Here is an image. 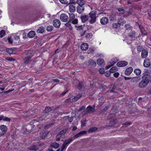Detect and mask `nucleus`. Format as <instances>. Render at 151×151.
<instances>
[{
    "label": "nucleus",
    "instance_id": "nucleus-50",
    "mask_svg": "<svg viewBox=\"0 0 151 151\" xmlns=\"http://www.w3.org/2000/svg\"><path fill=\"white\" fill-rule=\"evenodd\" d=\"M87 133V131H81L79 133V134L80 135V136L84 134H86Z\"/></svg>",
    "mask_w": 151,
    "mask_h": 151
},
{
    "label": "nucleus",
    "instance_id": "nucleus-52",
    "mask_svg": "<svg viewBox=\"0 0 151 151\" xmlns=\"http://www.w3.org/2000/svg\"><path fill=\"white\" fill-rule=\"evenodd\" d=\"M54 124L53 123H52V124H48L47 125H46V126H45V127H44V128L45 129H47V128H49L50 127H51Z\"/></svg>",
    "mask_w": 151,
    "mask_h": 151
},
{
    "label": "nucleus",
    "instance_id": "nucleus-63",
    "mask_svg": "<svg viewBox=\"0 0 151 151\" xmlns=\"http://www.w3.org/2000/svg\"><path fill=\"white\" fill-rule=\"evenodd\" d=\"M133 9H129V10L127 12L128 14H131L132 12Z\"/></svg>",
    "mask_w": 151,
    "mask_h": 151
},
{
    "label": "nucleus",
    "instance_id": "nucleus-4",
    "mask_svg": "<svg viewBox=\"0 0 151 151\" xmlns=\"http://www.w3.org/2000/svg\"><path fill=\"white\" fill-rule=\"evenodd\" d=\"M0 129L2 132L0 134L1 136H3L6 133L7 131V128L5 125H1L0 126Z\"/></svg>",
    "mask_w": 151,
    "mask_h": 151
},
{
    "label": "nucleus",
    "instance_id": "nucleus-12",
    "mask_svg": "<svg viewBox=\"0 0 151 151\" xmlns=\"http://www.w3.org/2000/svg\"><path fill=\"white\" fill-rule=\"evenodd\" d=\"M6 51L10 54H15L16 52V50L14 48H11L6 49Z\"/></svg>",
    "mask_w": 151,
    "mask_h": 151
},
{
    "label": "nucleus",
    "instance_id": "nucleus-49",
    "mask_svg": "<svg viewBox=\"0 0 151 151\" xmlns=\"http://www.w3.org/2000/svg\"><path fill=\"white\" fill-rule=\"evenodd\" d=\"M118 22L117 23H119L121 25V24L123 22V19L121 18H119L118 19Z\"/></svg>",
    "mask_w": 151,
    "mask_h": 151
},
{
    "label": "nucleus",
    "instance_id": "nucleus-10",
    "mask_svg": "<svg viewBox=\"0 0 151 151\" xmlns=\"http://www.w3.org/2000/svg\"><path fill=\"white\" fill-rule=\"evenodd\" d=\"M133 70V68L131 67H129L127 68L125 71V74L127 76L129 75Z\"/></svg>",
    "mask_w": 151,
    "mask_h": 151
},
{
    "label": "nucleus",
    "instance_id": "nucleus-33",
    "mask_svg": "<svg viewBox=\"0 0 151 151\" xmlns=\"http://www.w3.org/2000/svg\"><path fill=\"white\" fill-rule=\"evenodd\" d=\"M134 72L136 73V75H139L141 73V70L139 69H137L134 70Z\"/></svg>",
    "mask_w": 151,
    "mask_h": 151
},
{
    "label": "nucleus",
    "instance_id": "nucleus-39",
    "mask_svg": "<svg viewBox=\"0 0 151 151\" xmlns=\"http://www.w3.org/2000/svg\"><path fill=\"white\" fill-rule=\"evenodd\" d=\"M120 24H119V23H114L112 24V26L113 27L115 28H116L119 27H120Z\"/></svg>",
    "mask_w": 151,
    "mask_h": 151
},
{
    "label": "nucleus",
    "instance_id": "nucleus-16",
    "mask_svg": "<svg viewBox=\"0 0 151 151\" xmlns=\"http://www.w3.org/2000/svg\"><path fill=\"white\" fill-rule=\"evenodd\" d=\"M88 48V45L87 43L82 44L81 46V48L83 50H86Z\"/></svg>",
    "mask_w": 151,
    "mask_h": 151
},
{
    "label": "nucleus",
    "instance_id": "nucleus-3",
    "mask_svg": "<svg viewBox=\"0 0 151 151\" xmlns=\"http://www.w3.org/2000/svg\"><path fill=\"white\" fill-rule=\"evenodd\" d=\"M60 19L62 21L66 22L68 21V17L65 14H62L60 16Z\"/></svg>",
    "mask_w": 151,
    "mask_h": 151
},
{
    "label": "nucleus",
    "instance_id": "nucleus-22",
    "mask_svg": "<svg viewBox=\"0 0 151 151\" xmlns=\"http://www.w3.org/2000/svg\"><path fill=\"white\" fill-rule=\"evenodd\" d=\"M59 146V144L56 142L52 143L50 145V147L49 148H52L53 147L54 148H57Z\"/></svg>",
    "mask_w": 151,
    "mask_h": 151
},
{
    "label": "nucleus",
    "instance_id": "nucleus-57",
    "mask_svg": "<svg viewBox=\"0 0 151 151\" xmlns=\"http://www.w3.org/2000/svg\"><path fill=\"white\" fill-rule=\"evenodd\" d=\"M78 100V99L76 96H74L72 99V101L75 102Z\"/></svg>",
    "mask_w": 151,
    "mask_h": 151
},
{
    "label": "nucleus",
    "instance_id": "nucleus-58",
    "mask_svg": "<svg viewBox=\"0 0 151 151\" xmlns=\"http://www.w3.org/2000/svg\"><path fill=\"white\" fill-rule=\"evenodd\" d=\"M92 36V34L91 33H89L88 34H87L86 36V38H89L91 37Z\"/></svg>",
    "mask_w": 151,
    "mask_h": 151
},
{
    "label": "nucleus",
    "instance_id": "nucleus-14",
    "mask_svg": "<svg viewBox=\"0 0 151 151\" xmlns=\"http://www.w3.org/2000/svg\"><path fill=\"white\" fill-rule=\"evenodd\" d=\"M87 111L88 113H91L94 111L95 108L91 106H88L86 108Z\"/></svg>",
    "mask_w": 151,
    "mask_h": 151
},
{
    "label": "nucleus",
    "instance_id": "nucleus-32",
    "mask_svg": "<svg viewBox=\"0 0 151 151\" xmlns=\"http://www.w3.org/2000/svg\"><path fill=\"white\" fill-rule=\"evenodd\" d=\"M52 110V107H47L45 108L44 111L45 113H47L51 111Z\"/></svg>",
    "mask_w": 151,
    "mask_h": 151
},
{
    "label": "nucleus",
    "instance_id": "nucleus-36",
    "mask_svg": "<svg viewBox=\"0 0 151 151\" xmlns=\"http://www.w3.org/2000/svg\"><path fill=\"white\" fill-rule=\"evenodd\" d=\"M139 27L142 34L144 35H146L147 34L145 30L143 27H140V26Z\"/></svg>",
    "mask_w": 151,
    "mask_h": 151
},
{
    "label": "nucleus",
    "instance_id": "nucleus-41",
    "mask_svg": "<svg viewBox=\"0 0 151 151\" xmlns=\"http://www.w3.org/2000/svg\"><path fill=\"white\" fill-rule=\"evenodd\" d=\"M118 11L120 12V13L122 14L124 13L125 12V10L120 8H118Z\"/></svg>",
    "mask_w": 151,
    "mask_h": 151
},
{
    "label": "nucleus",
    "instance_id": "nucleus-38",
    "mask_svg": "<svg viewBox=\"0 0 151 151\" xmlns=\"http://www.w3.org/2000/svg\"><path fill=\"white\" fill-rule=\"evenodd\" d=\"M44 28L43 27H40L37 30L38 33H42L44 31Z\"/></svg>",
    "mask_w": 151,
    "mask_h": 151
},
{
    "label": "nucleus",
    "instance_id": "nucleus-45",
    "mask_svg": "<svg viewBox=\"0 0 151 151\" xmlns=\"http://www.w3.org/2000/svg\"><path fill=\"white\" fill-rule=\"evenodd\" d=\"M85 107H86L85 106H83L78 110V111H81L82 112H83L85 109Z\"/></svg>",
    "mask_w": 151,
    "mask_h": 151
},
{
    "label": "nucleus",
    "instance_id": "nucleus-53",
    "mask_svg": "<svg viewBox=\"0 0 151 151\" xmlns=\"http://www.w3.org/2000/svg\"><path fill=\"white\" fill-rule=\"evenodd\" d=\"M80 136H81L80 135V134H79V133H78V134L75 135V136L73 137V140H74V139H75Z\"/></svg>",
    "mask_w": 151,
    "mask_h": 151
},
{
    "label": "nucleus",
    "instance_id": "nucleus-27",
    "mask_svg": "<svg viewBox=\"0 0 151 151\" xmlns=\"http://www.w3.org/2000/svg\"><path fill=\"white\" fill-rule=\"evenodd\" d=\"M70 22H71L75 18V14L72 13H69Z\"/></svg>",
    "mask_w": 151,
    "mask_h": 151
},
{
    "label": "nucleus",
    "instance_id": "nucleus-23",
    "mask_svg": "<svg viewBox=\"0 0 151 151\" xmlns=\"http://www.w3.org/2000/svg\"><path fill=\"white\" fill-rule=\"evenodd\" d=\"M136 36V32L135 31H133L131 33L128 34V36L132 39L134 38Z\"/></svg>",
    "mask_w": 151,
    "mask_h": 151
},
{
    "label": "nucleus",
    "instance_id": "nucleus-42",
    "mask_svg": "<svg viewBox=\"0 0 151 151\" xmlns=\"http://www.w3.org/2000/svg\"><path fill=\"white\" fill-rule=\"evenodd\" d=\"M53 28L52 26H49L47 27V30L48 31H51L52 30Z\"/></svg>",
    "mask_w": 151,
    "mask_h": 151
},
{
    "label": "nucleus",
    "instance_id": "nucleus-5",
    "mask_svg": "<svg viewBox=\"0 0 151 151\" xmlns=\"http://www.w3.org/2000/svg\"><path fill=\"white\" fill-rule=\"evenodd\" d=\"M27 149L29 150L37 151L39 150V146L35 145H32L27 147Z\"/></svg>",
    "mask_w": 151,
    "mask_h": 151
},
{
    "label": "nucleus",
    "instance_id": "nucleus-30",
    "mask_svg": "<svg viewBox=\"0 0 151 151\" xmlns=\"http://www.w3.org/2000/svg\"><path fill=\"white\" fill-rule=\"evenodd\" d=\"M73 140V138H70L66 140L64 142L67 146L69 144L72 140Z\"/></svg>",
    "mask_w": 151,
    "mask_h": 151
},
{
    "label": "nucleus",
    "instance_id": "nucleus-21",
    "mask_svg": "<svg viewBox=\"0 0 151 151\" xmlns=\"http://www.w3.org/2000/svg\"><path fill=\"white\" fill-rule=\"evenodd\" d=\"M35 35V32L34 31H31L28 33L27 36L29 37L32 38Z\"/></svg>",
    "mask_w": 151,
    "mask_h": 151
},
{
    "label": "nucleus",
    "instance_id": "nucleus-11",
    "mask_svg": "<svg viewBox=\"0 0 151 151\" xmlns=\"http://www.w3.org/2000/svg\"><path fill=\"white\" fill-rule=\"evenodd\" d=\"M148 51L146 50H144L142 51L141 52V57L143 58H146L148 55Z\"/></svg>",
    "mask_w": 151,
    "mask_h": 151
},
{
    "label": "nucleus",
    "instance_id": "nucleus-19",
    "mask_svg": "<svg viewBox=\"0 0 151 151\" xmlns=\"http://www.w3.org/2000/svg\"><path fill=\"white\" fill-rule=\"evenodd\" d=\"M150 65V62L148 60L145 59L143 65L146 67H148Z\"/></svg>",
    "mask_w": 151,
    "mask_h": 151
},
{
    "label": "nucleus",
    "instance_id": "nucleus-28",
    "mask_svg": "<svg viewBox=\"0 0 151 151\" xmlns=\"http://www.w3.org/2000/svg\"><path fill=\"white\" fill-rule=\"evenodd\" d=\"M116 15L115 14H112L109 15V18L110 21H114L116 19Z\"/></svg>",
    "mask_w": 151,
    "mask_h": 151
},
{
    "label": "nucleus",
    "instance_id": "nucleus-51",
    "mask_svg": "<svg viewBox=\"0 0 151 151\" xmlns=\"http://www.w3.org/2000/svg\"><path fill=\"white\" fill-rule=\"evenodd\" d=\"M99 71L100 74H103L104 73V70L103 68H101L99 69Z\"/></svg>",
    "mask_w": 151,
    "mask_h": 151
},
{
    "label": "nucleus",
    "instance_id": "nucleus-29",
    "mask_svg": "<svg viewBox=\"0 0 151 151\" xmlns=\"http://www.w3.org/2000/svg\"><path fill=\"white\" fill-rule=\"evenodd\" d=\"M97 62L99 65H103L104 60L102 58H99L97 60Z\"/></svg>",
    "mask_w": 151,
    "mask_h": 151
},
{
    "label": "nucleus",
    "instance_id": "nucleus-46",
    "mask_svg": "<svg viewBox=\"0 0 151 151\" xmlns=\"http://www.w3.org/2000/svg\"><path fill=\"white\" fill-rule=\"evenodd\" d=\"M78 20L77 19H74L72 20V23L74 24H78Z\"/></svg>",
    "mask_w": 151,
    "mask_h": 151
},
{
    "label": "nucleus",
    "instance_id": "nucleus-56",
    "mask_svg": "<svg viewBox=\"0 0 151 151\" xmlns=\"http://www.w3.org/2000/svg\"><path fill=\"white\" fill-rule=\"evenodd\" d=\"M71 22H70V21L69 20L68 22L65 24V25L67 27H69L70 26V23Z\"/></svg>",
    "mask_w": 151,
    "mask_h": 151
},
{
    "label": "nucleus",
    "instance_id": "nucleus-31",
    "mask_svg": "<svg viewBox=\"0 0 151 151\" xmlns=\"http://www.w3.org/2000/svg\"><path fill=\"white\" fill-rule=\"evenodd\" d=\"M66 129L60 131L59 133L58 134V137H62L64 136L65 133L66 132Z\"/></svg>",
    "mask_w": 151,
    "mask_h": 151
},
{
    "label": "nucleus",
    "instance_id": "nucleus-25",
    "mask_svg": "<svg viewBox=\"0 0 151 151\" xmlns=\"http://www.w3.org/2000/svg\"><path fill=\"white\" fill-rule=\"evenodd\" d=\"M88 65L95 67L96 65V62L92 60H90L88 62Z\"/></svg>",
    "mask_w": 151,
    "mask_h": 151
},
{
    "label": "nucleus",
    "instance_id": "nucleus-62",
    "mask_svg": "<svg viewBox=\"0 0 151 151\" xmlns=\"http://www.w3.org/2000/svg\"><path fill=\"white\" fill-rule=\"evenodd\" d=\"M8 40L9 42L11 44H12L13 43V40L11 37L9 38L8 39Z\"/></svg>",
    "mask_w": 151,
    "mask_h": 151
},
{
    "label": "nucleus",
    "instance_id": "nucleus-13",
    "mask_svg": "<svg viewBox=\"0 0 151 151\" xmlns=\"http://www.w3.org/2000/svg\"><path fill=\"white\" fill-rule=\"evenodd\" d=\"M84 10V8L82 6H78L77 8V12L79 14L82 13Z\"/></svg>",
    "mask_w": 151,
    "mask_h": 151
},
{
    "label": "nucleus",
    "instance_id": "nucleus-35",
    "mask_svg": "<svg viewBox=\"0 0 151 151\" xmlns=\"http://www.w3.org/2000/svg\"><path fill=\"white\" fill-rule=\"evenodd\" d=\"M125 27L126 29L129 31L131 30L132 29V27L130 24H127L125 25Z\"/></svg>",
    "mask_w": 151,
    "mask_h": 151
},
{
    "label": "nucleus",
    "instance_id": "nucleus-60",
    "mask_svg": "<svg viewBox=\"0 0 151 151\" xmlns=\"http://www.w3.org/2000/svg\"><path fill=\"white\" fill-rule=\"evenodd\" d=\"M110 107V106L109 105H108L106 106L103 109V110L106 111H107Z\"/></svg>",
    "mask_w": 151,
    "mask_h": 151
},
{
    "label": "nucleus",
    "instance_id": "nucleus-26",
    "mask_svg": "<svg viewBox=\"0 0 151 151\" xmlns=\"http://www.w3.org/2000/svg\"><path fill=\"white\" fill-rule=\"evenodd\" d=\"M139 77L137 76L132 78L131 80V82L133 83H136L138 81L140 80Z\"/></svg>",
    "mask_w": 151,
    "mask_h": 151
},
{
    "label": "nucleus",
    "instance_id": "nucleus-48",
    "mask_svg": "<svg viewBox=\"0 0 151 151\" xmlns=\"http://www.w3.org/2000/svg\"><path fill=\"white\" fill-rule=\"evenodd\" d=\"M83 85V83L82 82H80L79 83L78 85V88L79 89H81L82 88V87Z\"/></svg>",
    "mask_w": 151,
    "mask_h": 151
},
{
    "label": "nucleus",
    "instance_id": "nucleus-64",
    "mask_svg": "<svg viewBox=\"0 0 151 151\" xmlns=\"http://www.w3.org/2000/svg\"><path fill=\"white\" fill-rule=\"evenodd\" d=\"M73 119V117H71L70 118H69L68 119V120L69 122H72Z\"/></svg>",
    "mask_w": 151,
    "mask_h": 151
},
{
    "label": "nucleus",
    "instance_id": "nucleus-44",
    "mask_svg": "<svg viewBox=\"0 0 151 151\" xmlns=\"http://www.w3.org/2000/svg\"><path fill=\"white\" fill-rule=\"evenodd\" d=\"M67 146L64 143H63L62 146L61 151H63L64 149H65Z\"/></svg>",
    "mask_w": 151,
    "mask_h": 151
},
{
    "label": "nucleus",
    "instance_id": "nucleus-43",
    "mask_svg": "<svg viewBox=\"0 0 151 151\" xmlns=\"http://www.w3.org/2000/svg\"><path fill=\"white\" fill-rule=\"evenodd\" d=\"M59 1L63 4H67L68 3V2L67 0H59Z\"/></svg>",
    "mask_w": 151,
    "mask_h": 151
},
{
    "label": "nucleus",
    "instance_id": "nucleus-54",
    "mask_svg": "<svg viewBox=\"0 0 151 151\" xmlns=\"http://www.w3.org/2000/svg\"><path fill=\"white\" fill-rule=\"evenodd\" d=\"M6 60H8V61H14L15 60V59L13 58H9V57H7L6 58Z\"/></svg>",
    "mask_w": 151,
    "mask_h": 151
},
{
    "label": "nucleus",
    "instance_id": "nucleus-37",
    "mask_svg": "<svg viewBox=\"0 0 151 151\" xmlns=\"http://www.w3.org/2000/svg\"><path fill=\"white\" fill-rule=\"evenodd\" d=\"M97 129V128L96 127H94L90 128L88 130V132L89 133L93 132Z\"/></svg>",
    "mask_w": 151,
    "mask_h": 151
},
{
    "label": "nucleus",
    "instance_id": "nucleus-24",
    "mask_svg": "<svg viewBox=\"0 0 151 151\" xmlns=\"http://www.w3.org/2000/svg\"><path fill=\"white\" fill-rule=\"evenodd\" d=\"M76 3L79 5V6H83L85 4V2L83 0H76Z\"/></svg>",
    "mask_w": 151,
    "mask_h": 151
},
{
    "label": "nucleus",
    "instance_id": "nucleus-6",
    "mask_svg": "<svg viewBox=\"0 0 151 151\" xmlns=\"http://www.w3.org/2000/svg\"><path fill=\"white\" fill-rule=\"evenodd\" d=\"M27 55H28V56L26 57L24 59V63L25 64L28 63L30 60L32 56L30 55V51H27Z\"/></svg>",
    "mask_w": 151,
    "mask_h": 151
},
{
    "label": "nucleus",
    "instance_id": "nucleus-15",
    "mask_svg": "<svg viewBox=\"0 0 151 151\" xmlns=\"http://www.w3.org/2000/svg\"><path fill=\"white\" fill-rule=\"evenodd\" d=\"M69 10L72 13L74 12L76 10V7L72 4H70L69 5Z\"/></svg>",
    "mask_w": 151,
    "mask_h": 151
},
{
    "label": "nucleus",
    "instance_id": "nucleus-47",
    "mask_svg": "<svg viewBox=\"0 0 151 151\" xmlns=\"http://www.w3.org/2000/svg\"><path fill=\"white\" fill-rule=\"evenodd\" d=\"M110 72L109 71H107L105 73V75L107 77H109L110 75Z\"/></svg>",
    "mask_w": 151,
    "mask_h": 151
},
{
    "label": "nucleus",
    "instance_id": "nucleus-18",
    "mask_svg": "<svg viewBox=\"0 0 151 151\" xmlns=\"http://www.w3.org/2000/svg\"><path fill=\"white\" fill-rule=\"evenodd\" d=\"M1 120L7 122H10L11 119L8 117H6L4 116L3 115H1L0 116V121Z\"/></svg>",
    "mask_w": 151,
    "mask_h": 151
},
{
    "label": "nucleus",
    "instance_id": "nucleus-2",
    "mask_svg": "<svg viewBox=\"0 0 151 151\" xmlns=\"http://www.w3.org/2000/svg\"><path fill=\"white\" fill-rule=\"evenodd\" d=\"M89 17L90 18L89 20V23L91 24L94 23L96 21V14L95 12L92 11L89 14Z\"/></svg>",
    "mask_w": 151,
    "mask_h": 151
},
{
    "label": "nucleus",
    "instance_id": "nucleus-40",
    "mask_svg": "<svg viewBox=\"0 0 151 151\" xmlns=\"http://www.w3.org/2000/svg\"><path fill=\"white\" fill-rule=\"evenodd\" d=\"M5 34V32L4 30H2L0 32V37H3Z\"/></svg>",
    "mask_w": 151,
    "mask_h": 151
},
{
    "label": "nucleus",
    "instance_id": "nucleus-17",
    "mask_svg": "<svg viewBox=\"0 0 151 151\" xmlns=\"http://www.w3.org/2000/svg\"><path fill=\"white\" fill-rule=\"evenodd\" d=\"M81 19L83 22H85L88 19V16L87 15H83L81 17Z\"/></svg>",
    "mask_w": 151,
    "mask_h": 151
},
{
    "label": "nucleus",
    "instance_id": "nucleus-9",
    "mask_svg": "<svg viewBox=\"0 0 151 151\" xmlns=\"http://www.w3.org/2000/svg\"><path fill=\"white\" fill-rule=\"evenodd\" d=\"M109 22V20L106 17H104L101 18L100 20L101 23L102 25H105Z\"/></svg>",
    "mask_w": 151,
    "mask_h": 151
},
{
    "label": "nucleus",
    "instance_id": "nucleus-34",
    "mask_svg": "<svg viewBox=\"0 0 151 151\" xmlns=\"http://www.w3.org/2000/svg\"><path fill=\"white\" fill-rule=\"evenodd\" d=\"M117 68L116 67H113L111 68L109 70L111 73H113L117 70Z\"/></svg>",
    "mask_w": 151,
    "mask_h": 151
},
{
    "label": "nucleus",
    "instance_id": "nucleus-8",
    "mask_svg": "<svg viewBox=\"0 0 151 151\" xmlns=\"http://www.w3.org/2000/svg\"><path fill=\"white\" fill-rule=\"evenodd\" d=\"M61 24L60 20L58 19H55L53 22V24L54 27L56 28H59Z\"/></svg>",
    "mask_w": 151,
    "mask_h": 151
},
{
    "label": "nucleus",
    "instance_id": "nucleus-20",
    "mask_svg": "<svg viewBox=\"0 0 151 151\" xmlns=\"http://www.w3.org/2000/svg\"><path fill=\"white\" fill-rule=\"evenodd\" d=\"M48 134V132H41L40 134V137L42 139L45 138Z\"/></svg>",
    "mask_w": 151,
    "mask_h": 151
},
{
    "label": "nucleus",
    "instance_id": "nucleus-61",
    "mask_svg": "<svg viewBox=\"0 0 151 151\" xmlns=\"http://www.w3.org/2000/svg\"><path fill=\"white\" fill-rule=\"evenodd\" d=\"M70 0V4H75L76 3V2L75 0Z\"/></svg>",
    "mask_w": 151,
    "mask_h": 151
},
{
    "label": "nucleus",
    "instance_id": "nucleus-59",
    "mask_svg": "<svg viewBox=\"0 0 151 151\" xmlns=\"http://www.w3.org/2000/svg\"><path fill=\"white\" fill-rule=\"evenodd\" d=\"M86 122V121L83 120V121L81 122V127H83L84 126Z\"/></svg>",
    "mask_w": 151,
    "mask_h": 151
},
{
    "label": "nucleus",
    "instance_id": "nucleus-1",
    "mask_svg": "<svg viewBox=\"0 0 151 151\" xmlns=\"http://www.w3.org/2000/svg\"><path fill=\"white\" fill-rule=\"evenodd\" d=\"M142 80L139 83V87L140 88H143L148 84L149 80L148 75L147 74L144 75L142 77Z\"/></svg>",
    "mask_w": 151,
    "mask_h": 151
},
{
    "label": "nucleus",
    "instance_id": "nucleus-7",
    "mask_svg": "<svg viewBox=\"0 0 151 151\" xmlns=\"http://www.w3.org/2000/svg\"><path fill=\"white\" fill-rule=\"evenodd\" d=\"M128 63L124 61H122L117 63L116 65L119 67H123L127 65Z\"/></svg>",
    "mask_w": 151,
    "mask_h": 151
},
{
    "label": "nucleus",
    "instance_id": "nucleus-55",
    "mask_svg": "<svg viewBox=\"0 0 151 151\" xmlns=\"http://www.w3.org/2000/svg\"><path fill=\"white\" fill-rule=\"evenodd\" d=\"M119 74L118 72H116L114 73V76L115 77V78H118L119 76Z\"/></svg>",
    "mask_w": 151,
    "mask_h": 151
}]
</instances>
